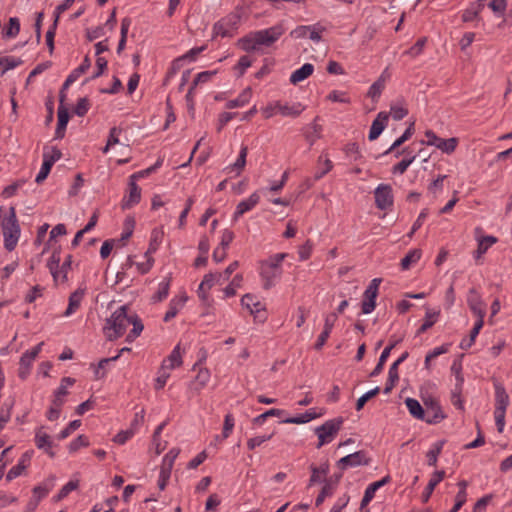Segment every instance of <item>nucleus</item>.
<instances>
[{"mask_svg": "<svg viewBox=\"0 0 512 512\" xmlns=\"http://www.w3.org/2000/svg\"><path fill=\"white\" fill-rule=\"evenodd\" d=\"M132 325L133 328L126 336V342L132 343L144 329L142 320L135 312H129L127 305L117 308L103 327V333L107 340L113 341L121 337L127 330L128 326Z\"/></svg>", "mask_w": 512, "mask_h": 512, "instance_id": "obj_1", "label": "nucleus"}, {"mask_svg": "<svg viewBox=\"0 0 512 512\" xmlns=\"http://www.w3.org/2000/svg\"><path fill=\"white\" fill-rule=\"evenodd\" d=\"M283 32V28L279 25L259 30L242 38L240 46L247 52L260 50L263 46L269 47L272 45L280 38Z\"/></svg>", "mask_w": 512, "mask_h": 512, "instance_id": "obj_2", "label": "nucleus"}, {"mask_svg": "<svg viewBox=\"0 0 512 512\" xmlns=\"http://www.w3.org/2000/svg\"><path fill=\"white\" fill-rule=\"evenodd\" d=\"M286 257L287 253H277L260 262L259 274L265 290L274 287L281 278L283 272L281 264Z\"/></svg>", "mask_w": 512, "mask_h": 512, "instance_id": "obj_3", "label": "nucleus"}, {"mask_svg": "<svg viewBox=\"0 0 512 512\" xmlns=\"http://www.w3.org/2000/svg\"><path fill=\"white\" fill-rule=\"evenodd\" d=\"M20 231L16 210L14 207H10L8 216L2 221L4 247L8 251L15 249L20 237Z\"/></svg>", "mask_w": 512, "mask_h": 512, "instance_id": "obj_4", "label": "nucleus"}, {"mask_svg": "<svg viewBox=\"0 0 512 512\" xmlns=\"http://www.w3.org/2000/svg\"><path fill=\"white\" fill-rule=\"evenodd\" d=\"M343 423L344 419L342 417H336L316 427L314 432L318 436L317 448H321L323 445L332 442L341 430Z\"/></svg>", "mask_w": 512, "mask_h": 512, "instance_id": "obj_5", "label": "nucleus"}, {"mask_svg": "<svg viewBox=\"0 0 512 512\" xmlns=\"http://www.w3.org/2000/svg\"><path fill=\"white\" fill-rule=\"evenodd\" d=\"M304 110V106L301 103H295L293 105L282 104L279 101L274 103H270L265 108L262 109V113L265 118L273 117L277 112H279L282 116H299Z\"/></svg>", "mask_w": 512, "mask_h": 512, "instance_id": "obj_6", "label": "nucleus"}, {"mask_svg": "<svg viewBox=\"0 0 512 512\" xmlns=\"http://www.w3.org/2000/svg\"><path fill=\"white\" fill-rule=\"evenodd\" d=\"M240 22V16L232 13L227 17L217 21L213 26V33L215 36L233 37Z\"/></svg>", "mask_w": 512, "mask_h": 512, "instance_id": "obj_7", "label": "nucleus"}, {"mask_svg": "<svg viewBox=\"0 0 512 512\" xmlns=\"http://www.w3.org/2000/svg\"><path fill=\"white\" fill-rule=\"evenodd\" d=\"M43 342H40L35 347L24 352L19 361L18 377L25 380L29 375L34 360L42 350Z\"/></svg>", "mask_w": 512, "mask_h": 512, "instance_id": "obj_8", "label": "nucleus"}, {"mask_svg": "<svg viewBox=\"0 0 512 512\" xmlns=\"http://www.w3.org/2000/svg\"><path fill=\"white\" fill-rule=\"evenodd\" d=\"M425 409V422L428 424H437L446 418L442 411L441 405L436 398L428 397L424 399Z\"/></svg>", "mask_w": 512, "mask_h": 512, "instance_id": "obj_9", "label": "nucleus"}, {"mask_svg": "<svg viewBox=\"0 0 512 512\" xmlns=\"http://www.w3.org/2000/svg\"><path fill=\"white\" fill-rule=\"evenodd\" d=\"M425 136L427 138V145L435 146L447 154L454 152L458 144V140L456 138L443 139L438 137L432 130H427L425 132Z\"/></svg>", "mask_w": 512, "mask_h": 512, "instance_id": "obj_10", "label": "nucleus"}, {"mask_svg": "<svg viewBox=\"0 0 512 512\" xmlns=\"http://www.w3.org/2000/svg\"><path fill=\"white\" fill-rule=\"evenodd\" d=\"M375 205L380 210H387L394 203L392 187L389 184H379L375 191Z\"/></svg>", "mask_w": 512, "mask_h": 512, "instance_id": "obj_11", "label": "nucleus"}, {"mask_svg": "<svg viewBox=\"0 0 512 512\" xmlns=\"http://www.w3.org/2000/svg\"><path fill=\"white\" fill-rule=\"evenodd\" d=\"M369 462L370 459L366 457V452L359 450L339 459L337 461V467L341 470H346L347 468L366 466Z\"/></svg>", "mask_w": 512, "mask_h": 512, "instance_id": "obj_12", "label": "nucleus"}, {"mask_svg": "<svg viewBox=\"0 0 512 512\" xmlns=\"http://www.w3.org/2000/svg\"><path fill=\"white\" fill-rule=\"evenodd\" d=\"M128 189V195H125L121 201V208L123 210L132 208L141 200V188L137 185L136 181L129 179Z\"/></svg>", "mask_w": 512, "mask_h": 512, "instance_id": "obj_13", "label": "nucleus"}, {"mask_svg": "<svg viewBox=\"0 0 512 512\" xmlns=\"http://www.w3.org/2000/svg\"><path fill=\"white\" fill-rule=\"evenodd\" d=\"M467 304L470 310L478 317V319H484L486 314L485 303L482 301L481 296L474 288H471L468 292Z\"/></svg>", "mask_w": 512, "mask_h": 512, "instance_id": "obj_14", "label": "nucleus"}, {"mask_svg": "<svg viewBox=\"0 0 512 512\" xmlns=\"http://www.w3.org/2000/svg\"><path fill=\"white\" fill-rule=\"evenodd\" d=\"M336 320H337L336 313H330V314L326 315L323 331L318 336V339L314 346L316 350H321L322 347L325 345L327 339L329 338V336L332 332V329L334 327Z\"/></svg>", "mask_w": 512, "mask_h": 512, "instance_id": "obj_15", "label": "nucleus"}, {"mask_svg": "<svg viewBox=\"0 0 512 512\" xmlns=\"http://www.w3.org/2000/svg\"><path fill=\"white\" fill-rule=\"evenodd\" d=\"M409 357L407 351L403 352L401 356L390 366L388 371V379L384 388V393H389L394 388L395 384L399 381V374L397 372V364H402Z\"/></svg>", "mask_w": 512, "mask_h": 512, "instance_id": "obj_16", "label": "nucleus"}, {"mask_svg": "<svg viewBox=\"0 0 512 512\" xmlns=\"http://www.w3.org/2000/svg\"><path fill=\"white\" fill-rule=\"evenodd\" d=\"M388 119H389V114L387 112L382 111V112L378 113V115L373 120L371 127H370V131H369V135H368V139L370 141H374L380 136V134L383 132V130L385 129V127L387 125Z\"/></svg>", "mask_w": 512, "mask_h": 512, "instance_id": "obj_17", "label": "nucleus"}, {"mask_svg": "<svg viewBox=\"0 0 512 512\" xmlns=\"http://www.w3.org/2000/svg\"><path fill=\"white\" fill-rule=\"evenodd\" d=\"M259 201L260 196L257 192H254L247 199L239 202L233 214V221H237L243 214L252 210L259 203Z\"/></svg>", "mask_w": 512, "mask_h": 512, "instance_id": "obj_18", "label": "nucleus"}, {"mask_svg": "<svg viewBox=\"0 0 512 512\" xmlns=\"http://www.w3.org/2000/svg\"><path fill=\"white\" fill-rule=\"evenodd\" d=\"M391 78V73L389 72V69L386 68L380 77L370 86L367 96L370 97L372 100H377L383 89L385 88V85L387 81Z\"/></svg>", "mask_w": 512, "mask_h": 512, "instance_id": "obj_19", "label": "nucleus"}, {"mask_svg": "<svg viewBox=\"0 0 512 512\" xmlns=\"http://www.w3.org/2000/svg\"><path fill=\"white\" fill-rule=\"evenodd\" d=\"M35 445L38 449H43L50 457H54L55 453L52 451L53 442L51 437L44 432L43 427L36 430Z\"/></svg>", "mask_w": 512, "mask_h": 512, "instance_id": "obj_20", "label": "nucleus"}, {"mask_svg": "<svg viewBox=\"0 0 512 512\" xmlns=\"http://www.w3.org/2000/svg\"><path fill=\"white\" fill-rule=\"evenodd\" d=\"M32 452H25L22 454L17 465L13 466L6 475V480L11 481L20 476L23 471L29 466L31 461Z\"/></svg>", "mask_w": 512, "mask_h": 512, "instance_id": "obj_21", "label": "nucleus"}, {"mask_svg": "<svg viewBox=\"0 0 512 512\" xmlns=\"http://www.w3.org/2000/svg\"><path fill=\"white\" fill-rule=\"evenodd\" d=\"M90 66H78L75 68L66 78L65 82L62 85V88L59 93V102L64 103L66 99V93L65 90L69 88L71 84H73L75 81L79 79L81 75H83Z\"/></svg>", "mask_w": 512, "mask_h": 512, "instance_id": "obj_22", "label": "nucleus"}, {"mask_svg": "<svg viewBox=\"0 0 512 512\" xmlns=\"http://www.w3.org/2000/svg\"><path fill=\"white\" fill-rule=\"evenodd\" d=\"M390 480H391L390 476L387 475V476L383 477L381 480L375 481V482L369 484L364 492V496L361 500L360 508L363 509L366 505H368L371 502V500L374 498V491H377L379 488H381L385 484L389 483Z\"/></svg>", "mask_w": 512, "mask_h": 512, "instance_id": "obj_23", "label": "nucleus"}, {"mask_svg": "<svg viewBox=\"0 0 512 512\" xmlns=\"http://www.w3.org/2000/svg\"><path fill=\"white\" fill-rule=\"evenodd\" d=\"M69 112L63 103L58 107V122L55 130V138L62 139L65 136L66 127L69 121Z\"/></svg>", "mask_w": 512, "mask_h": 512, "instance_id": "obj_24", "label": "nucleus"}, {"mask_svg": "<svg viewBox=\"0 0 512 512\" xmlns=\"http://www.w3.org/2000/svg\"><path fill=\"white\" fill-rule=\"evenodd\" d=\"M187 301V296L185 293L179 297H174L170 300L169 307L167 312L164 315L163 321L169 322L172 320L178 312L184 307L185 302Z\"/></svg>", "mask_w": 512, "mask_h": 512, "instance_id": "obj_25", "label": "nucleus"}, {"mask_svg": "<svg viewBox=\"0 0 512 512\" xmlns=\"http://www.w3.org/2000/svg\"><path fill=\"white\" fill-rule=\"evenodd\" d=\"M75 383V379L71 377H63L61 379L60 386L54 393L53 404L56 406H63L65 399L64 397L68 394L67 388Z\"/></svg>", "mask_w": 512, "mask_h": 512, "instance_id": "obj_26", "label": "nucleus"}, {"mask_svg": "<svg viewBox=\"0 0 512 512\" xmlns=\"http://www.w3.org/2000/svg\"><path fill=\"white\" fill-rule=\"evenodd\" d=\"M84 294L85 290L80 288L70 294L67 309L63 314L65 317L71 316L79 309L84 298Z\"/></svg>", "mask_w": 512, "mask_h": 512, "instance_id": "obj_27", "label": "nucleus"}, {"mask_svg": "<svg viewBox=\"0 0 512 512\" xmlns=\"http://www.w3.org/2000/svg\"><path fill=\"white\" fill-rule=\"evenodd\" d=\"M445 477V471L444 470H438L435 471L429 480L425 490L422 493V501L424 503L428 502L430 499L435 487L444 479Z\"/></svg>", "mask_w": 512, "mask_h": 512, "instance_id": "obj_28", "label": "nucleus"}, {"mask_svg": "<svg viewBox=\"0 0 512 512\" xmlns=\"http://www.w3.org/2000/svg\"><path fill=\"white\" fill-rule=\"evenodd\" d=\"M55 477H50L33 488V499L39 502L45 498L54 487Z\"/></svg>", "mask_w": 512, "mask_h": 512, "instance_id": "obj_29", "label": "nucleus"}, {"mask_svg": "<svg viewBox=\"0 0 512 512\" xmlns=\"http://www.w3.org/2000/svg\"><path fill=\"white\" fill-rule=\"evenodd\" d=\"M509 404V396L505 391V388L497 384L495 385V410L496 411H505Z\"/></svg>", "mask_w": 512, "mask_h": 512, "instance_id": "obj_30", "label": "nucleus"}, {"mask_svg": "<svg viewBox=\"0 0 512 512\" xmlns=\"http://www.w3.org/2000/svg\"><path fill=\"white\" fill-rule=\"evenodd\" d=\"M484 7L485 0H477L463 12L462 20L464 22H471L475 20L478 17L479 13L484 9Z\"/></svg>", "mask_w": 512, "mask_h": 512, "instance_id": "obj_31", "label": "nucleus"}, {"mask_svg": "<svg viewBox=\"0 0 512 512\" xmlns=\"http://www.w3.org/2000/svg\"><path fill=\"white\" fill-rule=\"evenodd\" d=\"M405 404L408 408L409 413L416 419L425 421V410L421 406L420 402L414 398H407Z\"/></svg>", "mask_w": 512, "mask_h": 512, "instance_id": "obj_32", "label": "nucleus"}, {"mask_svg": "<svg viewBox=\"0 0 512 512\" xmlns=\"http://www.w3.org/2000/svg\"><path fill=\"white\" fill-rule=\"evenodd\" d=\"M440 315V311H433L429 308L426 309L424 321L417 330V335H420L430 329L436 322Z\"/></svg>", "mask_w": 512, "mask_h": 512, "instance_id": "obj_33", "label": "nucleus"}, {"mask_svg": "<svg viewBox=\"0 0 512 512\" xmlns=\"http://www.w3.org/2000/svg\"><path fill=\"white\" fill-rule=\"evenodd\" d=\"M445 441L439 440L435 442L429 451L426 453L427 464L429 466H436L438 456L441 454Z\"/></svg>", "mask_w": 512, "mask_h": 512, "instance_id": "obj_34", "label": "nucleus"}, {"mask_svg": "<svg viewBox=\"0 0 512 512\" xmlns=\"http://www.w3.org/2000/svg\"><path fill=\"white\" fill-rule=\"evenodd\" d=\"M317 118L309 125L305 132L306 141L312 146L321 138L322 126L316 122Z\"/></svg>", "mask_w": 512, "mask_h": 512, "instance_id": "obj_35", "label": "nucleus"}, {"mask_svg": "<svg viewBox=\"0 0 512 512\" xmlns=\"http://www.w3.org/2000/svg\"><path fill=\"white\" fill-rule=\"evenodd\" d=\"M314 71V66H301L299 69L294 71L290 76V82L293 85L298 84L299 82L305 80L310 75H312Z\"/></svg>", "mask_w": 512, "mask_h": 512, "instance_id": "obj_36", "label": "nucleus"}, {"mask_svg": "<svg viewBox=\"0 0 512 512\" xmlns=\"http://www.w3.org/2000/svg\"><path fill=\"white\" fill-rule=\"evenodd\" d=\"M247 154H248L247 146H242L241 149H240V152H239V156H238L237 160L235 161V163L227 166L225 168V170H227L228 172H231L233 170H237V175H239L241 170L246 165Z\"/></svg>", "mask_w": 512, "mask_h": 512, "instance_id": "obj_37", "label": "nucleus"}, {"mask_svg": "<svg viewBox=\"0 0 512 512\" xmlns=\"http://www.w3.org/2000/svg\"><path fill=\"white\" fill-rule=\"evenodd\" d=\"M422 256L421 249H412L410 250L405 257L401 260V268L402 270H407L410 268L412 264L417 263Z\"/></svg>", "mask_w": 512, "mask_h": 512, "instance_id": "obj_38", "label": "nucleus"}, {"mask_svg": "<svg viewBox=\"0 0 512 512\" xmlns=\"http://www.w3.org/2000/svg\"><path fill=\"white\" fill-rule=\"evenodd\" d=\"M250 98H251V89L247 88L237 98L229 100L225 106L227 109L243 107L245 104H247L249 102Z\"/></svg>", "mask_w": 512, "mask_h": 512, "instance_id": "obj_39", "label": "nucleus"}, {"mask_svg": "<svg viewBox=\"0 0 512 512\" xmlns=\"http://www.w3.org/2000/svg\"><path fill=\"white\" fill-rule=\"evenodd\" d=\"M317 414L312 411V410H308L306 411L305 413L303 414H300L298 416H295V417H288L284 420L281 421V423H289V424H305V423H308L310 422L311 420L317 418Z\"/></svg>", "mask_w": 512, "mask_h": 512, "instance_id": "obj_40", "label": "nucleus"}, {"mask_svg": "<svg viewBox=\"0 0 512 512\" xmlns=\"http://www.w3.org/2000/svg\"><path fill=\"white\" fill-rule=\"evenodd\" d=\"M310 470H311L312 474L309 479V487L322 481L321 476L327 475V473L329 471V465L327 463H325L319 468L314 465H311Z\"/></svg>", "mask_w": 512, "mask_h": 512, "instance_id": "obj_41", "label": "nucleus"}, {"mask_svg": "<svg viewBox=\"0 0 512 512\" xmlns=\"http://www.w3.org/2000/svg\"><path fill=\"white\" fill-rule=\"evenodd\" d=\"M170 281H171V278L168 277L159 283L158 289L152 297V300L154 302H161L167 298V296L169 294V289H170Z\"/></svg>", "mask_w": 512, "mask_h": 512, "instance_id": "obj_42", "label": "nucleus"}, {"mask_svg": "<svg viewBox=\"0 0 512 512\" xmlns=\"http://www.w3.org/2000/svg\"><path fill=\"white\" fill-rule=\"evenodd\" d=\"M414 132V123H411L404 133L397 138L393 144L383 153L384 155L391 153L394 149L400 147L404 142L409 140Z\"/></svg>", "mask_w": 512, "mask_h": 512, "instance_id": "obj_43", "label": "nucleus"}, {"mask_svg": "<svg viewBox=\"0 0 512 512\" xmlns=\"http://www.w3.org/2000/svg\"><path fill=\"white\" fill-rule=\"evenodd\" d=\"M497 242V238L494 236H484L478 241V247L476 250L475 258H480L487 250Z\"/></svg>", "mask_w": 512, "mask_h": 512, "instance_id": "obj_44", "label": "nucleus"}, {"mask_svg": "<svg viewBox=\"0 0 512 512\" xmlns=\"http://www.w3.org/2000/svg\"><path fill=\"white\" fill-rule=\"evenodd\" d=\"M20 32V21L17 17H11L9 19L8 26L2 30L3 37L13 38L16 37Z\"/></svg>", "mask_w": 512, "mask_h": 512, "instance_id": "obj_45", "label": "nucleus"}, {"mask_svg": "<svg viewBox=\"0 0 512 512\" xmlns=\"http://www.w3.org/2000/svg\"><path fill=\"white\" fill-rule=\"evenodd\" d=\"M285 413L286 412L283 409H277V408L269 409V410L265 411L264 413L256 416L253 419V424L261 426L268 419V417H272V416L280 417V416L284 415Z\"/></svg>", "mask_w": 512, "mask_h": 512, "instance_id": "obj_46", "label": "nucleus"}, {"mask_svg": "<svg viewBox=\"0 0 512 512\" xmlns=\"http://www.w3.org/2000/svg\"><path fill=\"white\" fill-rule=\"evenodd\" d=\"M344 153L353 162H358L363 159V155L360 152L359 145L355 142L348 143L344 147Z\"/></svg>", "mask_w": 512, "mask_h": 512, "instance_id": "obj_47", "label": "nucleus"}, {"mask_svg": "<svg viewBox=\"0 0 512 512\" xmlns=\"http://www.w3.org/2000/svg\"><path fill=\"white\" fill-rule=\"evenodd\" d=\"M78 486H79V481L78 480H70L68 483H66L60 489L58 494L53 497V500L55 502H59V501L63 500L64 498H66L69 495V493H71L72 491L76 490L78 488Z\"/></svg>", "mask_w": 512, "mask_h": 512, "instance_id": "obj_48", "label": "nucleus"}, {"mask_svg": "<svg viewBox=\"0 0 512 512\" xmlns=\"http://www.w3.org/2000/svg\"><path fill=\"white\" fill-rule=\"evenodd\" d=\"M131 24H132V20L129 17H125L121 21V36H120V40H119L118 47H117L118 53H120L126 45L127 34H128V30H129V27L131 26Z\"/></svg>", "mask_w": 512, "mask_h": 512, "instance_id": "obj_49", "label": "nucleus"}, {"mask_svg": "<svg viewBox=\"0 0 512 512\" xmlns=\"http://www.w3.org/2000/svg\"><path fill=\"white\" fill-rule=\"evenodd\" d=\"M209 379V370L206 368H201L195 377V381L193 382V385H195V390L199 392L201 389H203L207 385Z\"/></svg>", "mask_w": 512, "mask_h": 512, "instance_id": "obj_50", "label": "nucleus"}, {"mask_svg": "<svg viewBox=\"0 0 512 512\" xmlns=\"http://www.w3.org/2000/svg\"><path fill=\"white\" fill-rule=\"evenodd\" d=\"M204 49H205V46L192 48L191 50H189L187 53L183 54L182 56L175 58L172 61V64H180L183 61H189V62L195 61L196 56L199 53H201Z\"/></svg>", "mask_w": 512, "mask_h": 512, "instance_id": "obj_51", "label": "nucleus"}, {"mask_svg": "<svg viewBox=\"0 0 512 512\" xmlns=\"http://www.w3.org/2000/svg\"><path fill=\"white\" fill-rule=\"evenodd\" d=\"M168 362L167 367L170 369H174L175 367H179L182 364L181 359V353H180V346L176 345L170 355L168 356L167 360L164 361V363Z\"/></svg>", "mask_w": 512, "mask_h": 512, "instance_id": "obj_52", "label": "nucleus"}, {"mask_svg": "<svg viewBox=\"0 0 512 512\" xmlns=\"http://www.w3.org/2000/svg\"><path fill=\"white\" fill-rule=\"evenodd\" d=\"M161 240H162L161 234L158 231L153 230L152 234H151L150 242H149V247H148L147 251L145 252V257L151 256V254L155 253L158 250V248L161 244Z\"/></svg>", "mask_w": 512, "mask_h": 512, "instance_id": "obj_53", "label": "nucleus"}, {"mask_svg": "<svg viewBox=\"0 0 512 512\" xmlns=\"http://www.w3.org/2000/svg\"><path fill=\"white\" fill-rule=\"evenodd\" d=\"M90 109V101L87 97H82V98H79L75 107H74V110L73 112L79 116V117H83L87 114V112L89 111Z\"/></svg>", "mask_w": 512, "mask_h": 512, "instance_id": "obj_54", "label": "nucleus"}, {"mask_svg": "<svg viewBox=\"0 0 512 512\" xmlns=\"http://www.w3.org/2000/svg\"><path fill=\"white\" fill-rule=\"evenodd\" d=\"M379 392H380V387L377 386V387L369 390L365 394H363L360 398H358V400L356 402V406H355L356 410L357 411L362 410L364 405L366 404V402L368 400H370L371 398L375 397Z\"/></svg>", "mask_w": 512, "mask_h": 512, "instance_id": "obj_55", "label": "nucleus"}, {"mask_svg": "<svg viewBox=\"0 0 512 512\" xmlns=\"http://www.w3.org/2000/svg\"><path fill=\"white\" fill-rule=\"evenodd\" d=\"M334 492V486L331 482H326L322 487L320 493L316 497L315 505L320 506L326 497L331 496Z\"/></svg>", "mask_w": 512, "mask_h": 512, "instance_id": "obj_56", "label": "nucleus"}, {"mask_svg": "<svg viewBox=\"0 0 512 512\" xmlns=\"http://www.w3.org/2000/svg\"><path fill=\"white\" fill-rule=\"evenodd\" d=\"M426 42H427L426 37L419 38L417 40V42L409 50H406L402 54V57H406V56H410V55L416 56V55L420 54L422 52Z\"/></svg>", "mask_w": 512, "mask_h": 512, "instance_id": "obj_57", "label": "nucleus"}, {"mask_svg": "<svg viewBox=\"0 0 512 512\" xmlns=\"http://www.w3.org/2000/svg\"><path fill=\"white\" fill-rule=\"evenodd\" d=\"M89 445V440L85 435H79L73 441L70 442L68 449L70 453H74L79 450L81 447H87Z\"/></svg>", "mask_w": 512, "mask_h": 512, "instance_id": "obj_58", "label": "nucleus"}, {"mask_svg": "<svg viewBox=\"0 0 512 512\" xmlns=\"http://www.w3.org/2000/svg\"><path fill=\"white\" fill-rule=\"evenodd\" d=\"M416 156L413 155L410 158L402 159L399 163L392 167L393 174H403L407 168L414 162Z\"/></svg>", "mask_w": 512, "mask_h": 512, "instance_id": "obj_59", "label": "nucleus"}, {"mask_svg": "<svg viewBox=\"0 0 512 512\" xmlns=\"http://www.w3.org/2000/svg\"><path fill=\"white\" fill-rule=\"evenodd\" d=\"M52 166L53 165H51L50 161H46L43 158V163H42V166L40 168V171L38 172V174H37V176L35 178V182L38 183V184L42 183L47 178V176L49 175Z\"/></svg>", "mask_w": 512, "mask_h": 512, "instance_id": "obj_60", "label": "nucleus"}, {"mask_svg": "<svg viewBox=\"0 0 512 512\" xmlns=\"http://www.w3.org/2000/svg\"><path fill=\"white\" fill-rule=\"evenodd\" d=\"M273 437V434L256 436L248 439L247 447L249 450H254L256 447H259L264 442L269 441Z\"/></svg>", "mask_w": 512, "mask_h": 512, "instance_id": "obj_61", "label": "nucleus"}, {"mask_svg": "<svg viewBox=\"0 0 512 512\" xmlns=\"http://www.w3.org/2000/svg\"><path fill=\"white\" fill-rule=\"evenodd\" d=\"M234 428V417L231 413L225 415L222 436L228 438Z\"/></svg>", "mask_w": 512, "mask_h": 512, "instance_id": "obj_62", "label": "nucleus"}, {"mask_svg": "<svg viewBox=\"0 0 512 512\" xmlns=\"http://www.w3.org/2000/svg\"><path fill=\"white\" fill-rule=\"evenodd\" d=\"M216 73H217V71H204V72L198 73L192 82L193 87H197L200 84L210 81L211 78Z\"/></svg>", "mask_w": 512, "mask_h": 512, "instance_id": "obj_63", "label": "nucleus"}, {"mask_svg": "<svg viewBox=\"0 0 512 512\" xmlns=\"http://www.w3.org/2000/svg\"><path fill=\"white\" fill-rule=\"evenodd\" d=\"M376 307V299L372 296H363L361 310L363 314H370Z\"/></svg>", "mask_w": 512, "mask_h": 512, "instance_id": "obj_64", "label": "nucleus"}]
</instances>
